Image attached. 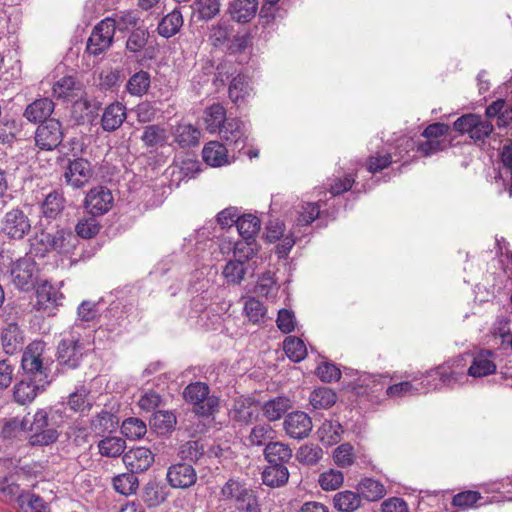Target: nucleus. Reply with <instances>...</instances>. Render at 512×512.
Returning <instances> with one entry per match:
<instances>
[{
  "label": "nucleus",
  "instance_id": "63",
  "mask_svg": "<svg viewBox=\"0 0 512 512\" xmlns=\"http://www.w3.org/2000/svg\"><path fill=\"white\" fill-rule=\"evenodd\" d=\"M88 392L86 389L81 388L69 395L68 406L74 412H83L89 407L87 400Z\"/></svg>",
  "mask_w": 512,
  "mask_h": 512
},
{
  "label": "nucleus",
  "instance_id": "58",
  "mask_svg": "<svg viewBox=\"0 0 512 512\" xmlns=\"http://www.w3.org/2000/svg\"><path fill=\"white\" fill-rule=\"evenodd\" d=\"M333 459L336 465L342 468L351 466L355 459L353 447L349 443L341 444L335 449Z\"/></svg>",
  "mask_w": 512,
  "mask_h": 512
},
{
  "label": "nucleus",
  "instance_id": "27",
  "mask_svg": "<svg viewBox=\"0 0 512 512\" xmlns=\"http://www.w3.org/2000/svg\"><path fill=\"white\" fill-rule=\"evenodd\" d=\"M54 110V103L48 98L35 100L27 106L24 116L30 122H40L48 118Z\"/></svg>",
  "mask_w": 512,
  "mask_h": 512
},
{
  "label": "nucleus",
  "instance_id": "18",
  "mask_svg": "<svg viewBox=\"0 0 512 512\" xmlns=\"http://www.w3.org/2000/svg\"><path fill=\"white\" fill-rule=\"evenodd\" d=\"M495 371L494 353L491 350H481L473 357L467 375L473 378H480L491 375Z\"/></svg>",
  "mask_w": 512,
  "mask_h": 512
},
{
  "label": "nucleus",
  "instance_id": "31",
  "mask_svg": "<svg viewBox=\"0 0 512 512\" xmlns=\"http://www.w3.org/2000/svg\"><path fill=\"white\" fill-rule=\"evenodd\" d=\"M333 504L340 512H354L361 506V496L359 492L341 491L334 495Z\"/></svg>",
  "mask_w": 512,
  "mask_h": 512
},
{
  "label": "nucleus",
  "instance_id": "20",
  "mask_svg": "<svg viewBox=\"0 0 512 512\" xmlns=\"http://www.w3.org/2000/svg\"><path fill=\"white\" fill-rule=\"evenodd\" d=\"M1 343L6 354L13 355L22 349L24 336L23 331L17 323H8L2 329Z\"/></svg>",
  "mask_w": 512,
  "mask_h": 512
},
{
  "label": "nucleus",
  "instance_id": "15",
  "mask_svg": "<svg viewBox=\"0 0 512 512\" xmlns=\"http://www.w3.org/2000/svg\"><path fill=\"white\" fill-rule=\"evenodd\" d=\"M83 356V345L75 337L63 339L58 346L60 364L68 368H76Z\"/></svg>",
  "mask_w": 512,
  "mask_h": 512
},
{
  "label": "nucleus",
  "instance_id": "24",
  "mask_svg": "<svg viewBox=\"0 0 512 512\" xmlns=\"http://www.w3.org/2000/svg\"><path fill=\"white\" fill-rule=\"evenodd\" d=\"M204 161L212 167L228 164L227 148L218 141L207 143L202 151Z\"/></svg>",
  "mask_w": 512,
  "mask_h": 512
},
{
  "label": "nucleus",
  "instance_id": "25",
  "mask_svg": "<svg viewBox=\"0 0 512 512\" xmlns=\"http://www.w3.org/2000/svg\"><path fill=\"white\" fill-rule=\"evenodd\" d=\"M264 456L269 464L285 465L292 457V449L282 442H271L266 445Z\"/></svg>",
  "mask_w": 512,
  "mask_h": 512
},
{
  "label": "nucleus",
  "instance_id": "61",
  "mask_svg": "<svg viewBox=\"0 0 512 512\" xmlns=\"http://www.w3.org/2000/svg\"><path fill=\"white\" fill-rule=\"evenodd\" d=\"M148 40V32L143 28H137L129 36L126 47L130 52L136 53L142 50Z\"/></svg>",
  "mask_w": 512,
  "mask_h": 512
},
{
  "label": "nucleus",
  "instance_id": "7",
  "mask_svg": "<svg viewBox=\"0 0 512 512\" xmlns=\"http://www.w3.org/2000/svg\"><path fill=\"white\" fill-rule=\"evenodd\" d=\"M13 284L22 291H30L39 278V269L30 258L19 259L11 270Z\"/></svg>",
  "mask_w": 512,
  "mask_h": 512
},
{
  "label": "nucleus",
  "instance_id": "2",
  "mask_svg": "<svg viewBox=\"0 0 512 512\" xmlns=\"http://www.w3.org/2000/svg\"><path fill=\"white\" fill-rule=\"evenodd\" d=\"M22 368L30 377L49 379L50 358L45 353V343L34 341L30 343L22 356Z\"/></svg>",
  "mask_w": 512,
  "mask_h": 512
},
{
  "label": "nucleus",
  "instance_id": "16",
  "mask_svg": "<svg viewBox=\"0 0 512 512\" xmlns=\"http://www.w3.org/2000/svg\"><path fill=\"white\" fill-rule=\"evenodd\" d=\"M220 135L226 142L241 150L244 148L247 140L246 124L236 118L227 119L220 130Z\"/></svg>",
  "mask_w": 512,
  "mask_h": 512
},
{
  "label": "nucleus",
  "instance_id": "56",
  "mask_svg": "<svg viewBox=\"0 0 512 512\" xmlns=\"http://www.w3.org/2000/svg\"><path fill=\"white\" fill-rule=\"evenodd\" d=\"M344 481L341 471L330 469L319 476V484L325 491H333L338 489Z\"/></svg>",
  "mask_w": 512,
  "mask_h": 512
},
{
  "label": "nucleus",
  "instance_id": "32",
  "mask_svg": "<svg viewBox=\"0 0 512 512\" xmlns=\"http://www.w3.org/2000/svg\"><path fill=\"white\" fill-rule=\"evenodd\" d=\"M81 90V83L72 76H65L53 85V94L62 99L74 98L79 95Z\"/></svg>",
  "mask_w": 512,
  "mask_h": 512
},
{
  "label": "nucleus",
  "instance_id": "6",
  "mask_svg": "<svg viewBox=\"0 0 512 512\" xmlns=\"http://www.w3.org/2000/svg\"><path fill=\"white\" fill-rule=\"evenodd\" d=\"M94 176V169L90 161L82 157L69 160L63 174L65 183L73 189L84 187Z\"/></svg>",
  "mask_w": 512,
  "mask_h": 512
},
{
  "label": "nucleus",
  "instance_id": "47",
  "mask_svg": "<svg viewBox=\"0 0 512 512\" xmlns=\"http://www.w3.org/2000/svg\"><path fill=\"white\" fill-rule=\"evenodd\" d=\"M118 425L117 417L108 412L102 411L99 413L91 423L92 429L96 434H103L105 432H112Z\"/></svg>",
  "mask_w": 512,
  "mask_h": 512
},
{
  "label": "nucleus",
  "instance_id": "53",
  "mask_svg": "<svg viewBox=\"0 0 512 512\" xmlns=\"http://www.w3.org/2000/svg\"><path fill=\"white\" fill-rule=\"evenodd\" d=\"M319 213L320 208L316 203H306L301 205L300 209L296 211V226L309 225L319 216Z\"/></svg>",
  "mask_w": 512,
  "mask_h": 512
},
{
  "label": "nucleus",
  "instance_id": "42",
  "mask_svg": "<svg viewBox=\"0 0 512 512\" xmlns=\"http://www.w3.org/2000/svg\"><path fill=\"white\" fill-rule=\"evenodd\" d=\"M64 208L63 196L54 191L49 193L42 203V213L46 218L54 219Z\"/></svg>",
  "mask_w": 512,
  "mask_h": 512
},
{
  "label": "nucleus",
  "instance_id": "48",
  "mask_svg": "<svg viewBox=\"0 0 512 512\" xmlns=\"http://www.w3.org/2000/svg\"><path fill=\"white\" fill-rule=\"evenodd\" d=\"M26 423V417L23 419L12 418L5 421L1 429L2 436L7 439L27 436Z\"/></svg>",
  "mask_w": 512,
  "mask_h": 512
},
{
  "label": "nucleus",
  "instance_id": "55",
  "mask_svg": "<svg viewBox=\"0 0 512 512\" xmlns=\"http://www.w3.org/2000/svg\"><path fill=\"white\" fill-rule=\"evenodd\" d=\"M179 456L188 461H198L204 454V446L199 441H187L180 445Z\"/></svg>",
  "mask_w": 512,
  "mask_h": 512
},
{
  "label": "nucleus",
  "instance_id": "40",
  "mask_svg": "<svg viewBox=\"0 0 512 512\" xmlns=\"http://www.w3.org/2000/svg\"><path fill=\"white\" fill-rule=\"evenodd\" d=\"M146 432V423L139 418H127L121 425V433L130 440H138L142 438Z\"/></svg>",
  "mask_w": 512,
  "mask_h": 512
},
{
  "label": "nucleus",
  "instance_id": "34",
  "mask_svg": "<svg viewBox=\"0 0 512 512\" xmlns=\"http://www.w3.org/2000/svg\"><path fill=\"white\" fill-rule=\"evenodd\" d=\"M426 378L431 381V383H437L438 388L440 389L442 386H450L453 387L456 384H462L466 375L463 372L459 371H430L427 373Z\"/></svg>",
  "mask_w": 512,
  "mask_h": 512
},
{
  "label": "nucleus",
  "instance_id": "19",
  "mask_svg": "<svg viewBox=\"0 0 512 512\" xmlns=\"http://www.w3.org/2000/svg\"><path fill=\"white\" fill-rule=\"evenodd\" d=\"M258 11V0H232L227 13L232 20L238 23H248Z\"/></svg>",
  "mask_w": 512,
  "mask_h": 512
},
{
  "label": "nucleus",
  "instance_id": "11",
  "mask_svg": "<svg viewBox=\"0 0 512 512\" xmlns=\"http://www.w3.org/2000/svg\"><path fill=\"white\" fill-rule=\"evenodd\" d=\"M61 124L55 119L45 121L35 132V143L42 150H53L61 143Z\"/></svg>",
  "mask_w": 512,
  "mask_h": 512
},
{
  "label": "nucleus",
  "instance_id": "51",
  "mask_svg": "<svg viewBox=\"0 0 512 512\" xmlns=\"http://www.w3.org/2000/svg\"><path fill=\"white\" fill-rule=\"evenodd\" d=\"M284 351L288 358L294 362H300L307 354L304 342L300 338L287 337L284 341Z\"/></svg>",
  "mask_w": 512,
  "mask_h": 512
},
{
  "label": "nucleus",
  "instance_id": "50",
  "mask_svg": "<svg viewBox=\"0 0 512 512\" xmlns=\"http://www.w3.org/2000/svg\"><path fill=\"white\" fill-rule=\"evenodd\" d=\"M193 11L200 20H210L220 12L219 0H198L193 4Z\"/></svg>",
  "mask_w": 512,
  "mask_h": 512
},
{
  "label": "nucleus",
  "instance_id": "29",
  "mask_svg": "<svg viewBox=\"0 0 512 512\" xmlns=\"http://www.w3.org/2000/svg\"><path fill=\"white\" fill-rule=\"evenodd\" d=\"M291 408V401L289 398L279 396L265 402L262 406L264 417L268 421L279 420Z\"/></svg>",
  "mask_w": 512,
  "mask_h": 512
},
{
  "label": "nucleus",
  "instance_id": "3",
  "mask_svg": "<svg viewBox=\"0 0 512 512\" xmlns=\"http://www.w3.org/2000/svg\"><path fill=\"white\" fill-rule=\"evenodd\" d=\"M209 387L203 382L189 384L184 390V397L194 405V412L200 416L213 415L219 409V398L209 395Z\"/></svg>",
  "mask_w": 512,
  "mask_h": 512
},
{
  "label": "nucleus",
  "instance_id": "62",
  "mask_svg": "<svg viewBox=\"0 0 512 512\" xmlns=\"http://www.w3.org/2000/svg\"><path fill=\"white\" fill-rule=\"evenodd\" d=\"M100 226L93 217L80 220L76 225V236L81 238H92L99 232Z\"/></svg>",
  "mask_w": 512,
  "mask_h": 512
},
{
  "label": "nucleus",
  "instance_id": "13",
  "mask_svg": "<svg viewBox=\"0 0 512 512\" xmlns=\"http://www.w3.org/2000/svg\"><path fill=\"white\" fill-rule=\"evenodd\" d=\"M123 463L132 473L144 472L154 462V454L146 447H135L123 455Z\"/></svg>",
  "mask_w": 512,
  "mask_h": 512
},
{
  "label": "nucleus",
  "instance_id": "10",
  "mask_svg": "<svg viewBox=\"0 0 512 512\" xmlns=\"http://www.w3.org/2000/svg\"><path fill=\"white\" fill-rule=\"evenodd\" d=\"M50 382V379H44V377L38 379L28 376L14 386V400L21 405L29 404L46 389Z\"/></svg>",
  "mask_w": 512,
  "mask_h": 512
},
{
  "label": "nucleus",
  "instance_id": "17",
  "mask_svg": "<svg viewBox=\"0 0 512 512\" xmlns=\"http://www.w3.org/2000/svg\"><path fill=\"white\" fill-rule=\"evenodd\" d=\"M194 468L186 463L172 465L167 472V480L174 488H188L196 482Z\"/></svg>",
  "mask_w": 512,
  "mask_h": 512
},
{
  "label": "nucleus",
  "instance_id": "35",
  "mask_svg": "<svg viewBox=\"0 0 512 512\" xmlns=\"http://www.w3.org/2000/svg\"><path fill=\"white\" fill-rule=\"evenodd\" d=\"M289 478V472L285 465L270 464L262 473L263 483L270 487L284 485Z\"/></svg>",
  "mask_w": 512,
  "mask_h": 512
},
{
  "label": "nucleus",
  "instance_id": "36",
  "mask_svg": "<svg viewBox=\"0 0 512 512\" xmlns=\"http://www.w3.org/2000/svg\"><path fill=\"white\" fill-rule=\"evenodd\" d=\"M183 26V16L180 11L173 10L168 13L163 19L160 21L158 25V33L159 35L170 38L179 32L180 28Z\"/></svg>",
  "mask_w": 512,
  "mask_h": 512
},
{
  "label": "nucleus",
  "instance_id": "41",
  "mask_svg": "<svg viewBox=\"0 0 512 512\" xmlns=\"http://www.w3.org/2000/svg\"><path fill=\"white\" fill-rule=\"evenodd\" d=\"M150 86V75L146 71L133 74L126 85L127 91L134 96L144 95Z\"/></svg>",
  "mask_w": 512,
  "mask_h": 512
},
{
  "label": "nucleus",
  "instance_id": "60",
  "mask_svg": "<svg viewBox=\"0 0 512 512\" xmlns=\"http://www.w3.org/2000/svg\"><path fill=\"white\" fill-rule=\"evenodd\" d=\"M176 423L175 416L168 411H157L153 415L152 424L161 433L167 432L173 428Z\"/></svg>",
  "mask_w": 512,
  "mask_h": 512
},
{
  "label": "nucleus",
  "instance_id": "46",
  "mask_svg": "<svg viewBox=\"0 0 512 512\" xmlns=\"http://www.w3.org/2000/svg\"><path fill=\"white\" fill-rule=\"evenodd\" d=\"M166 130L158 125H148L144 128L141 140L146 146H162L167 141Z\"/></svg>",
  "mask_w": 512,
  "mask_h": 512
},
{
  "label": "nucleus",
  "instance_id": "26",
  "mask_svg": "<svg viewBox=\"0 0 512 512\" xmlns=\"http://www.w3.org/2000/svg\"><path fill=\"white\" fill-rule=\"evenodd\" d=\"M226 111L220 104H214L204 111V123L206 130L211 133H219L226 123Z\"/></svg>",
  "mask_w": 512,
  "mask_h": 512
},
{
  "label": "nucleus",
  "instance_id": "30",
  "mask_svg": "<svg viewBox=\"0 0 512 512\" xmlns=\"http://www.w3.org/2000/svg\"><path fill=\"white\" fill-rule=\"evenodd\" d=\"M357 490L361 497L371 502L378 501L386 495L384 484L373 478L362 479Z\"/></svg>",
  "mask_w": 512,
  "mask_h": 512
},
{
  "label": "nucleus",
  "instance_id": "4",
  "mask_svg": "<svg viewBox=\"0 0 512 512\" xmlns=\"http://www.w3.org/2000/svg\"><path fill=\"white\" fill-rule=\"evenodd\" d=\"M30 230L31 220L21 208H12L1 218L0 231L9 239L21 240L29 234Z\"/></svg>",
  "mask_w": 512,
  "mask_h": 512
},
{
  "label": "nucleus",
  "instance_id": "28",
  "mask_svg": "<svg viewBox=\"0 0 512 512\" xmlns=\"http://www.w3.org/2000/svg\"><path fill=\"white\" fill-rule=\"evenodd\" d=\"M229 98L235 104L243 103L252 93V87L246 75L238 74L229 85Z\"/></svg>",
  "mask_w": 512,
  "mask_h": 512
},
{
  "label": "nucleus",
  "instance_id": "49",
  "mask_svg": "<svg viewBox=\"0 0 512 512\" xmlns=\"http://www.w3.org/2000/svg\"><path fill=\"white\" fill-rule=\"evenodd\" d=\"M322 456V449L315 444H304L296 452V459L304 465H315Z\"/></svg>",
  "mask_w": 512,
  "mask_h": 512
},
{
  "label": "nucleus",
  "instance_id": "14",
  "mask_svg": "<svg viewBox=\"0 0 512 512\" xmlns=\"http://www.w3.org/2000/svg\"><path fill=\"white\" fill-rule=\"evenodd\" d=\"M283 426L286 434L291 438L303 439L311 432L312 421L308 414L297 411L286 416Z\"/></svg>",
  "mask_w": 512,
  "mask_h": 512
},
{
  "label": "nucleus",
  "instance_id": "44",
  "mask_svg": "<svg viewBox=\"0 0 512 512\" xmlns=\"http://www.w3.org/2000/svg\"><path fill=\"white\" fill-rule=\"evenodd\" d=\"M309 399L315 409H327L336 403V394L331 389L322 387L315 389Z\"/></svg>",
  "mask_w": 512,
  "mask_h": 512
},
{
  "label": "nucleus",
  "instance_id": "5",
  "mask_svg": "<svg viewBox=\"0 0 512 512\" xmlns=\"http://www.w3.org/2000/svg\"><path fill=\"white\" fill-rule=\"evenodd\" d=\"M115 34V23L110 17L98 23L88 39L87 51L92 55H99L112 44Z\"/></svg>",
  "mask_w": 512,
  "mask_h": 512
},
{
  "label": "nucleus",
  "instance_id": "45",
  "mask_svg": "<svg viewBox=\"0 0 512 512\" xmlns=\"http://www.w3.org/2000/svg\"><path fill=\"white\" fill-rule=\"evenodd\" d=\"M114 489L122 495H131L138 488V478L134 473H123L113 479Z\"/></svg>",
  "mask_w": 512,
  "mask_h": 512
},
{
  "label": "nucleus",
  "instance_id": "23",
  "mask_svg": "<svg viewBox=\"0 0 512 512\" xmlns=\"http://www.w3.org/2000/svg\"><path fill=\"white\" fill-rule=\"evenodd\" d=\"M174 140L181 147L195 146L199 143L200 131L190 123L181 122L172 129Z\"/></svg>",
  "mask_w": 512,
  "mask_h": 512
},
{
  "label": "nucleus",
  "instance_id": "21",
  "mask_svg": "<svg viewBox=\"0 0 512 512\" xmlns=\"http://www.w3.org/2000/svg\"><path fill=\"white\" fill-rule=\"evenodd\" d=\"M259 413V405L250 398H237L231 409V416L240 423H250Z\"/></svg>",
  "mask_w": 512,
  "mask_h": 512
},
{
  "label": "nucleus",
  "instance_id": "59",
  "mask_svg": "<svg viewBox=\"0 0 512 512\" xmlns=\"http://www.w3.org/2000/svg\"><path fill=\"white\" fill-rule=\"evenodd\" d=\"M502 167L499 171V178L509 182L512 178V144H505L501 150Z\"/></svg>",
  "mask_w": 512,
  "mask_h": 512
},
{
  "label": "nucleus",
  "instance_id": "9",
  "mask_svg": "<svg viewBox=\"0 0 512 512\" xmlns=\"http://www.w3.org/2000/svg\"><path fill=\"white\" fill-rule=\"evenodd\" d=\"M114 204V197L110 189L105 186H96L90 189L84 200V207L92 216L106 214Z\"/></svg>",
  "mask_w": 512,
  "mask_h": 512
},
{
  "label": "nucleus",
  "instance_id": "52",
  "mask_svg": "<svg viewBox=\"0 0 512 512\" xmlns=\"http://www.w3.org/2000/svg\"><path fill=\"white\" fill-rule=\"evenodd\" d=\"M52 233L40 231L31 240V250L36 256L44 257L53 250Z\"/></svg>",
  "mask_w": 512,
  "mask_h": 512
},
{
  "label": "nucleus",
  "instance_id": "8",
  "mask_svg": "<svg viewBox=\"0 0 512 512\" xmlns=\"http://www.w3.org/2000/svg\"><path fill=\"white\" fill-rule=\"evenodd\" d=\"M63 294L49 281L40 282L36 288V302L34 307L37 311L54 315L58 306L61 305Z\"/></svg>",
  "mask_w": 512,
  "mask_h": 512
},
{
  "label": "nucleus",
  "instance_id": "57",
  "mask_svg": "<svg viewBox=\"0 0 512 512\" xmlns=\"http://www.w3.org/2000/svg\"><path fill=\"white\" fill-rule=\"evenodd\" d=\"M244 311L249 321L254 324L260 323L266 314V308L264 305L255 298H249L245 302Z\"/></svg>",
  "mask_w": 512,
  "mask_h": 512
},
{
  "label": "nucleus",
  "instance_id": "43",
  "mask_svg": "<svg viewBox=\"0 0 512 512\" xmlns=\"http://www.w3.org/2000/svg\"><path fill=\"white\" fill-rule=\"evenodd\" d=\"M98 448L102 456L117 457L124 452L126 442L120 437H106L99 442Z\"/></svg>",
  "mask_w": 512,
  "mask_h": 512
},
{
  "label": "nucleus",
  "instance_id": "39",
  "mask_svg": "<svg viewBox=\"0 0 512 512\" xmlns=\"http://www.w3.org/2000/svg\"><path fill=\"white\" fill-rule=\"evenodd\" d=\"M343 428L337 421H325L318 430L320 441L328 446L337 444L341 440Z\"/></svg>",
  "mask_w": 512,
  "mask_h": 512
},
{
  "label": "nucleus",
  "instance_id": "1",
  "mask_svg": "<svg viewBox=\"0 0 512 512\" xmlns=\"http://www.w3.org/2000/svg\"><path fill=\"white\" fill-rule=\"evenodd\" d=\"M56 415L60 417V411L38 409L33 416H26L27 437L32 446H46L58 439Z\"/></svg>",
  "mask_w": 512,
  "mask_h": 512
},
{
  "label": "nucleus",
  "instance_id": "38",
  "mask_svg": "<svg viewBox=\"0 0 512 512\" xmlns=\"http://www.w3.org/2000/svg\"><path fill=\"white\" fill-rule=\"evenodd\" d=\"M260 220L252 214H245L237 218L236 227L239 234L246 240L253 239L260 230Z\"/></svg>",
  "mask_w": 512,
  "mask_h": 512
},
{
  "label": "nucleus",
  "instance_id": "33",
  "mask_svg": "<svg viewBox=\"0 0 512 512\" xmlns=\"http://www.w3.org/2000/svg\"><path fill=\"white\" fill-rule=\"evenodd\" d=\"M52 240V251H56L62 254H68L72 252L79 242L75 234H73L71 231L63 229L52 233Z\"/></svg>",
  "mask_w": 512,
  "mask_h": 512
},
{
  "label": "nucleus",
  "instance_id": "12",
  "mask_svg": "<svg viewBox=\"0 0 512 512\" xmlns=\"http://www.w3.org/2000/svg\"><path fill=\"white\" fill-rule=\"evenodd\" d=\"M437 388V383H431V381L427 378L425 380L418 381V378L415 376L413 381H403L394 385H390L387 388L386 393L388 396L395 398L426 393L432 390H436Z\"/></svg>",
  "mask_w": 512,
  "mask_h": 512
},
{
  "label": "nucleus",
  "instance_id": "37",
  "mask_svg": "<svg viewBox=\"0 0 512 512\" xmlns=\"http://www.w3.org/2000/svg\"><path fill=\"white\" fill-rule=\"evenodd\" d=\"M20 512H47L43 499L31 492H21L17 497Z\"/></svg>",
  "mask_w": 512,
  "mask_h": 512
},
{
  "label": "nucleus",
  "instance_id": "54",
  "mask_svg": "<svg viewBox=\"0 0 512 512\" xmlns=\"http://www.w3.org/2000/svg\"><path fill=\"white\" fill-rule=\"evenodd\" d=\"M246 273L244 262L240 260L229 261L223 269V275L227 282L232 284L240 283Z\"/></svg>",
  "mask_w": 512,
  "mask_h": 512
},
{
  "label": "nucleus",
  "instance_id": "22",
  "mask_svg": "<svg viewBox=\"0 0 512 512\" xmlns=\"http://www.w3.org/2000/svg\"><path fill=\"white\" fill-rule=\"evenodd\" d=\"M126 107L120 102L107 106L103 112L101 124L105 131L117 130L126 119Z\"/></svg>",
  "mask_w": 512,
  "mask_h": 512
},
{
  "label": "nucleus",
  "instance_id": "64",
  "mask_svg": "<svg viewBox=\"0 0 512 512\" xmlns=\"http://www.w3.org/2000/svg\"><path fill=\"white\" fill-rule=\"evenodd\" d=\"M235 507L246 512H257V501L252 491L246 488L235 500Z\"/></svg>",
  "mask_w": 512,
  "mask_h": 512
}]
</instances>
